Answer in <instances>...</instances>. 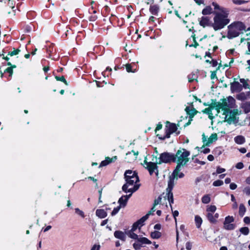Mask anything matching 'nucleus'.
Masks as SVG:
<instances>
[{"instance_id":"obj_36","label":"nucleus","mask_w":250,"mask_h":250,"mask_svg":"<svg viewBox=\"0 0 250 250\" xmlns=\"http://www.w3.org/2000/svg\"><path fill=\"white\" fill-rule=\"evenodd\" d=\"M240 231L244 235H247L249 233V229L248 227H242L240 228Z\"/></svg>"},{"instance_id":"obj_55","label":"nucleus","mask_w":250,"mask_h":250,"mask_svg":"<svg viewBox=\"0 0 250 250\" xmlns=\"http://www.w3.org/2000/svg\"><path fill=\"white\" fill-rule=\"evenodd\" d=\"M213 153L215 154H217L218 155H220L222 153V151L219 148H216L213 151Z\"/></svg>"},{"instance_id":"obj_50","label":"nucleus","mask_w":250,"mask_h":250,"mask_svg":"<svg viewBox=\"0 0 250 250\" xmlns=\"http://www.w3.org/2000/svg\"><path fill=\"white\" fill-rule=\"evenodd\" d=\"M243 191L247 195H250V187H245L244 188Z\"/></svg>"},{"instance_id":"obj_25","label":"nucleus","mask_w":250,"mask_h":250,"mask_svg":"<svg viewBox=\"0 0 250 250\" xmlns=\"http://www.w3.org/2000/svg\"><path fill=\"white\" fill-rule=\"evenodd\" d=\"M137 241L141 244H150L151 241L146 237L138 238Z\"/></svg>"},{"instance_id":"obj_15","label":"nucleus","mask_w":250,"mask_h":250,"mask_svg":"<svg viewBox=\"0 0 250 250\" xmlns=\"http://www.w3.org/2000/svg\"><path fill=\"white\" fill-rule=\"evenodd\" d=\"M207 217L210 223L214 224L217 222V219L219 217V214L216 213L213 214L211 213H208Z\"/></svg>"},{"instance_id":"obj_13","label":"nucleus","mask_w":250,"mask_h":250,"mask_svg":"<svg viewBox=\"0 0 250 250\" xmlns=\"http://www.w3.org/2000/svg\"><path fill=\"white\" fill-rule=\"evenodd\" d=\"M231 92H240L242 90V85L238 82L234 81L230 83Z\"/></svg>"},{"instance_id":"obj_43","label":"nucleus","mask_w":250,"mask_h":250,"mask_svg":"<svg viewBox=\"0 0 250 250\" xmlns=\"http://www.w3.org/2000/svg\"><path fill=\"white\" fill-rule=\"evenodd\" d=\"M20 51L21 50L19 49H15L13 51L9 52L8 55L11 56H13L18 54Z\"/></svg>"},{"instance_id":"obj_21","label":"nucleus","mask_w":250,"mask_h":250,"mask_svg":"<svg viewBox=\"0 0 250 250\" xmlns=\"http://www.w3.org/2000/svg\"><path fill=\"white\" fill-rule=\"evenodd\" d=\"M185 111L189 115L190 118H192L198 112L195 108L190 109L189 107H186Z\"/></svg>"},{"instance_id":"obj_29","label":"nucleus","mask_w":250,"mask_h":250,"mask_svg":"<svg viewBox=\"0 0 250 250\" xmlns=\"http://www.w3.org/2000/svg\"><path fill=\"white\" fill-rule=\"evenodd\" d=\"M161 236V233L158 231H154L151 233V237L153 239H158Z\"/></svg>"},{"instance_id":"obj_31","label":"nucleus","mask_w":250,"mask_h":250,"mask_svg":"<svg viewBox=\"0 0 250 250\" xmlns=\"http://www.w3.org/2000/svg\"><path fill=\"white\" fill-rule=\"evenodd\" d=\"M216 210V207L214 205H211L208 207L207 208L208 213H211L213 214Z\"/></svg>"},{"instance_id":"obj_14","label":"nucleus","mask_w":250,"mask_h":250,"mask_svg":"<svg viewBox=\"0 0 250 250\" xmlns=\"http://www.w3.org/2000/svg\"><path fill=\"white\" fill-rule=\"evenodd\" d=\"M131 193L129 195L122 196L118 200V203L119 204V206H121V208H124L126 206L127 202L129 198L132 195Z\"/></svg>"},{"instance_id":"obj_46","label":"nucleus","mask_w":250,"mask_h":250,"mask_svg":"<svg viewBox=\"0 0 250 250\" xmlns=\"http://www.w3.org/2000/svg\"><path fill=\"white\" fill-rule=\"evenodd\" d=\"M132 153H133V155H134V157L133 158V160H135L137 158V156L138 155V151L135 152L134 150H132L131 151L128 152L126 154V156H128L130 155H131Z\"/></svg>"},{"instance_id":"obj_11","label":"nucleus","mask_w":250,"mask_h":250,"mask_svg":"<svg viewBox=\"0 0 250 250\" xmlns=\"http://www.w3.org/2000/svg\"><path fill=\"white\" fill-rule=\"evenodd\" d=\"M167 124H169V125H166L167 129H166V135L164 136L163 139L169 138L170 134L175 132L177 130V127L175 124H171L168 122H167Z\"/></svg>"},{"instance_id":"obj_34","label":"nucleus","mask_w":250,"mask_h":250,"mask_svg":"<svg viewBox=\"0 0 250 250\" xmlns=\"http://www.w3.org/2000/svg\"><path fill=\"white\" fill-rule=\"evenodd\" d=\"M213 108H214V107H213V103H212L210 107L206 108L203 109L202 111V112L203 113L207 114H208V113L210 114L211 113V111H212V110Z\"/></svg>"},{"instance_id":"obj_60","label":"nucleus","mask_w":250,"mask_h":250,"mask_svg":"<svg viewBox=\"0 0 250 250\" xmlns=\"http://www.w3.org/2000/svg\"><path fill=\"white\" fill-rule=\"evenodd\" d=\"M208 138L207 137H206L204 133L202 135V141H203V142L204 143V144L206 146V143L208 141Z\"/></svg>"},{"instance_id":"obj_19","label":"nucleus","mask_w":250,"mask_h":250,"mask_svg":"<svg viewBox=\"0 0 250 250\" xmlns=\"http://www.w3.org/2000/svg\"><path fill=\"white\" fill-rule=\"evenodd\" d=\"M235 143L238 145H242L246 142L245 138L242 135H238L234 137Z\"/></svg>"},{"instance_id":"obj_2","label":"nucleus","mask_w":250,"mask_h":250,"mask_svg":"<svg viewBox=\"0 0 250 250\" xmlns=\"http://www.w3.org/2000/svg\"><path fill=\"white\" fill-rule=\"evenodd\" d=\"M184 167V166L177 165L171 176H170L169 180L168 182V187L166 189L167 193L164 197L167 198L168 200L172 210V204L174 202V199L173 195L171 191L174 185V180H177L178 178H182L184 177V174L181 172L182 168Z\"/></svg>"},{"instance_id":"obj_9","label":"nucleus","mask_w":250,"mask_h":250,"mask_svg":"<svg viewBox=\"0 0 250 250\" xmlns=\"http://www.w3.org/2000/svg\"><path fill=\"white\" fill-rule=\"evenodd\" d=\"M156 161L155 162H147L146 160L144 161V163L146 164V166L145 167L148 170L150 175H152L154 172L155 173L157 176L158 175V169L157 163V158H155Z\"/></svg>"},{"instance_id":"obj_54","label":"nucleus","mask_w":250,"mask_h":250,"mask_svg":"<svg viewBox=\"0 0 250 250\" xmlns=\"http://www.w3.org/2000/svg\"><path fill=\"white\" fill-rule=\"evenodd\" d=\"M201 148L202 149L201 152L204 154H207L210 152V149L208 148H205L202 147Z\"/></svg>"},{"instance_id":"obj_12","label":"nucleus","mask_w":250,"mask_h":250,"mask_svg":"<svg viewBox=\"0 0 250 250\" xmlns=\"http://www.w3.org/2000/svg\"><path fill=\"white\" fill-rule=\"evenodd\" d=\"M124 176L125 180L132 179L134 180H139V177L137 173L131 170H126Z\"/></svg>"},{"instance_id":"obj_41","label":"nucleus","mask_w":250,"mask_h":250,"mask_svg":"<svg viewBox=\"0 0 250 250\" xmlns=\"http://www.w3.org/2000/svg\"><path fill=\"white\" fill-rule=\"evenodd\" d=\"M232 2L235 4L241 5L248 2L249 1L243 0H232Z\"/></svg>"},{"instance_id":"obj_20","label":"nucleus","mask_w":250,"mask_h":250,"mask_svg":"<svg viewBox=\"0 0 250 250\" xmlns=\"http://www.w3.org/2000/svg\"><path fill=\"white\" fill-rule=\"evenodd\" d=\"M243 111L245 113H248L250 112V102H246L243 103L241 106Z\"/></svg>"},{"instance_id":"obj_16","label":"nucleus","mask_w":250,"mask_h":250,"mask_svg":"<svg viewBox=\"0 0 250 250\" xmlns=\"http://www.w3.org/2000/svg\"><path fill=\"white\" fill-rule=\"evenodd\" d=\"M117 159V156H114L112 158H110L109 157H107L105 158V159L104 161H103L100 165V167L106 166L108 164L114 162Z\"/></svg>"},{"instance_id":"obj_37","label":"nucleus","mask_w":250,"mask_h":250,"mask_svg":"<svg viewBox=\"0 0 250 250\" xmlns=\"http://www.w3.org/2000/svg\"><path fill=\"white\" fill-rule=\"evenodd\" d=\"M134 232V231H129L128 233V236L132 239L138 240L139 238L138 235L135 233Z\"/></svg>"},{"instance_id":"obj_40","label":"nucleus","mask_w":250,"mask_h":250,"mask_svg":"<svg viewBox=\"0 0 250 250\" xmlns=\"http://www.w3.org/2000/svg\"><path fill=\"white\" fill-rule=\"evenodd\" d=\"M55 78L57 81H61V82L64 83L65 85H68V83H67V81H66V80L65 79L64 76H61V77L55 76Z\"/></svg>"},{"instance_id":"obj_8","label":"nucleus","mask_w":250,"mask_h":250,"mask_svg":"<svg viewBox=\"0 0 250 250\" xmlns=\"http://www.w3.org/2000/svg\"><path fill=\"white\" fill-rule=\"evenodd\" d=\"M225 115V121L229 124H234L235 125H240L239 123V117L236 116L234 110L233 111H229Z\"/></svg>"},{"instance_id":"obj_5","label":"nucleus","mask_w":250,"mask_h":250,"mask_svg":"<svg viewBox=\"0 0 250 250\" xmlns=\"http://www.w3.org/2000/svg\"><path fill=\"white\" fill-rule=\"evenodd\" d=\"M126 183L122 187V190L125 193L130 192L131 193L138 190L140 185L136 183L139 180H135L132 179L125 180Z\"/></svg>"},{"instance_id":"obj_23","label":"nucleus","mask_w":250,"mask_h":250,"mask_svg":"<svg viewBox=\"0 0 250 250\" xmlns=\"http://www.w3.org/2000/svg\"><path fill=\"white\" fill-rule=\"evenodd\" d=\"M218 137L216 133L211 134L209 137L208 139V141L206 143V146H208L210 144L212 143L213 142L216 141Z\"/></svg>"},{"instance_id":"obj_17","label":"nucleus","mask_w":250,"mask_h":250,"mask_svg":"<svg viewBox=\"0 0 250 250\" xmlns=\"http://www.w3.org/2000/svg\"><path fill=\"white\" fill-rule=\"evenodd\" d=\"M114 236L118 239L125 241V240L126 236L125 233L122 231L117 230L114 232Z\"/></svg>"},{"instance_id":"obj_61","label":"nucleus","mask_w":250,"mask_h":250,"mask_svg":"<svg viewBox=\"0 0 250 250\" xmlns=\"http://www.w3.org/2000/svg\"><path fill=\"white\" fill-rule=\"evenodd\" d=\"M100 246L99 245H94L90 250H100Z\"/></svg>"},{"instance_id":"obj_56","label":"nucleus","mask_w":250,"mask_h":250,"mask_svg":"<svg viewBox=\"0 0 250 250\" xmlns=\"http://www.w3.org/2000/svg\"><path fill=\"white\" fill-rule=\"evenodd\" d=\"M235 167L237 168V169H242L244 167V165L241 162H239V163H238Z\"/></svg>"},{"instance_id":"obj_27","label":"nucleus","mask_w":250,"mask_h":250,"mask_svg":"<svg viewBox=\"0 0 250 250\" xmlns=\"http://www.w3.org/2000/svg\"><path fill=\"white\" fill-rule=\"evenodd\" d=\"M212 12V9L211 7L209 6L206 7L203 10H202V14L204 15H208L211 14Z\"/></svg>"},{"instance_id":"obj_32","label":"nucleus","mask_w":250,"mask_h":250,"mask_svg":"<svg viewBox=\"0 0 250 250\" xmlns=\"http://www.w3.org/2000/svg\"><path fill=\"white\" fill-rule=\"evenodd\" d=\"M247 98V95H246L245 93L244 92L240 93V94H238L236 96V98L241 101L245 100Z\"/></svg>"},{"instance_id":"obj_47","label":"nucleus","mask_w":250,"mask_h":250,"mask_svg":"<svg viewBox=\"0 0 250 250\" xmlns=\"http://www.w3.org/2000/svg\"><path fill=\"white\" fill-rule=\"evenodd\" d=\"M133 246V248L136 250H140L142 247L141 244L138 241L134 243Z\"/></svg>"},{"instance_id":"obj_52","label":"nucleus","mask_w":250,"mask_h":250,"mask_svg":"<svg viewBox=\"0 0 250 250\" xmlns=\"http://www.w3.org/2000/svg\"><path fill=\"white\" fill-rule=\"evenodd\" d=\"M156 206L153 205L152 208H151V210L146 214V215H147V217H148L149 215L153 214V212L155 211Z\"/></svg>"},{"instance_id":"obj_33","label":"nucleus","mask_w":250,"mask_h":250,"mask_svg":"<svg viewBox=\"0 0 250 250\" xmlns=\"http://www.w3.org/2000/svg\"><path fill=\"white\" fill-rule=\"evenodd\" d=\"M240 82L241 83H242V88L244 87V88H250L249 84L247 83V81L244 79H240Z\"/></svg>"},{"instance_id":"obj_57","label":"nucleus","mask_w":250,"mask_h":250,"mask_svg":"<svg viewBox=\"0 0 250 250\" xmlns=\"http://www.w3.org/2000/svg\"><path fill=\"white\" fill-rule=\"evenodd\" d=\"M237 185L236 184L234 183H231L229 185V188L231 190L235 189L237 188Z\"/></svg>"},{"instance_id":"obj_51","label":"nucleus","mask_w":250,"mask_h":250,"mask_svg":"<svg viewBox=\"0 0 250 250\" xmlns=\"http://www.w3.org/2000/svg\"><path fill=\"white\" fill-rule=\"evenodd\" d=\"M7 72L9 73V76H11L13 73V70L12 69V67H7L4 71V73Z\"/></svg>"},{"instance_id":"obj_30","label":"nucleus","mask_w":250,"mask_h":250,"mask_svg":"<svg viewBox=\"0 0 250 250\" xmlns=\"http://www.w3.org/2000/svg\"><path fill=\"white\" fill-rule=\"evenodd\" d=\"M246 212V208L243 204H240L239 206V214L241 217L243 216Z\"/></svg>"},{"instance_id":"obj_48","label":"nucleus","mask_w":250,"mask_h":250,"mask_svg":"<svg viewBox=\"0 0 250 250\" xmlns=\"http://www.w3.org/2000/svg\"><path fill=\"white\" fill-rule=\"evenodd\" d=\"M162 196V195L159 196L157 199H156L154 200V204H153V205L154 206H157V205H158L161 203Z\"/></svg>"},{"instance_id":"obj_18","label":"nucleus","mask_w":250,"mask_h":250,"mask_svg":"<svg viewBox=\"0 0 250 250\" xmlns=\"http://www.w3.org/2000/svg\"><path fill=\"white\" fill-rule=\"evenodd\" d=\"M199 21L200 25L203 27H205L209 24V19L207 17H202Z\"/></svg>"},{"instance_id":"obj_24","label":"nucleus","mask_w":250,"mask_h":250,"mask_svg":"<svg viewBox=\"0 0 250 250\" xmlns=\"http://www.w3.org/2000/svg\"><path fill=\"white\" fill-rule=\"evenodd\" d=\"M149 10L152 14L156 15L159 12V7L157 5H151Z\"/></svg>"},{"instance_id":"obj_3","label":"nucleus","mask_w":250,"mask_h":250,"mask_svg":"<svg viewBox=\"0 0 250 250\" xmlns=\"http://www.w3.org/2000/svg\"><path fill=\"white\" fill-rule=\"evenodd\" d=\"M244 31H246V26L243 23L240 21L234 22L228 26L227 37L232 39L243 33Z\"/></svg>"},{"instance_id":"obj_28","label":"nucleus","mask_w":250,"mask_h":250,"mask_svg":"<svg viewBox=\"0 0 250 250\" xmlns=\"http://www.w3.org/2000/svg\"><path fill=\"white\" fill-rule=\"evenodd\" d=\"M147 215H145L142 217L140 220L137 221V223L139 225V226L141 227L144 225V223L148 219Z\"/></svg>"},{"instance_id":"obj_1","label":"nucleus","mask_w":250,"mask_h":250,"mask_svg":"<svg viewBox=\"0 0 250 250\" xmlns=\"http://www.w3.org/2000/svg\"><path fill=\"white\" fill-rule=\"evenodd\" d=\"M212 5L215 10H218L219 11H215V16L213 18V22L211 26L215 31L221 30L226 26L230 21L228 18L229 14V11L222 7H220L217 3L212 2Z\"/></svg>"},{"instance_id":"obj_58","label":"nucleus","mask_w":250,"mask_h":250,"mask_svg":"<svg viewBox=\"0 0 250 250\" xmlns=\"http://www.w3.org/2000/svg\"><path fill=\"white\" fill-rule=\"evenodd\" d=\"M186 247L187 250H190L192 248V244L189 242H187L186 244Z\"/></svg>"},{"instance_id":"obj_35","label":"nucleus","mask_w":250,"mask_h":250,"mask_svg":"<svg viewBox=\"0 0 250 250\" xmlns=\"http://www.w3.org/2000/svg\"><path fill=\"white\" fill-rule=\"evenodd\" d=\"M210 201V198L208 195H205L202 198V202L204 204H208Z\"/></svg>"},{"instance_id":"obj_4","label":"nucleus","mask_w":250,"mask_h":250,"mask_svg":"<svg viewBox=\"0 0 250 250\" xmlns=\"http://www.w3.org/2000/svg\"><path fill=\"white\" fill-rule=\"evenodd\" d=\"M190 154L189 151L184 148H180L176 154H174V162H176L177 165L185 166L189 162Z\"/></svg>"},{"instance_id":"obj_59","label":"nucleus","mask_w":250,"mask_h":250,"mask_svg":"<svg viewBox=\"0 0 250 250\" xmlns=\"http://www.w3.org/2000/svg\"><path fill=\"white\" fill-rule=\"evenodd\" d=\"M216 78H217L216 71H211V75H210L211 79L213 80Z\"/></svg>"},{"instance_id":"obj_49","label":"nucleus","mask_w":250,"mask_h":250,"mask_svg":"<svg viewBox=\"0 0 250 250\" xmlns=\"http://www.w3.org/2000/svg\"><path fill=\"white\" fill-rule=\"evenodd\" d=\"M140 228L141 227L139 226V225L138 224H137V222H135L133 225L132 229L130 231H135L137 229V228H139V229H140Z\"/></svg>"},{"instance_id":"obj_7","label":"nucleus","mask_w":250,"mask_h":250,"mask_svg":"<svg viewBox=\"0 0 250 250\" xmlns=\"http://www.w3.org/2000/svg\"><path fill=\"white\" fill-rule=\"evenodd\" d=\"M174 154L164 152L160 155V156L157 158V163L158 164H161L162 163H169L171 162H174Z\"/></svg>"},{"instance_id":"obj_42","label":"nucleus","mask_w":250,"mask_h":250,"mask_svg":"<svg viewBox=\"0 0 250 250\" xmlns=\"http://www.w3.org/2000/svg\"><path fill=\"white\" fill-rule=\"evenodd\" d=\"M121 206H118L116 208H115L113 210H112V211L111 212V215L112 216H114L120 210V209H121Z\"/></svg>"},{"instance_id":"obj_10","label":"nucleus","mask_w":250,"mask_h":250,"mask_svg":"<svg viewBox=\"0 0 250 250\" xmlns=\"http://www.w3.org/2000/svg\"><path fill=\"white\" fill-rule=\"evenodd\" d=\"M234 219L232 216H228L225 217L223 223V228L225 229L231 230L235 229L236 225L233 224Z\"/></svg>"},{"instance_id":"obj_39","label":"nucleus","mask_w":250,"mask_h":250,"mask_svg":"<svg viewBox=\"0 0 250 250\" xmlns=\"http://www.w3.org/2000/svg\"><path fill=\"white\" fill-rule=\"evenodd\" d=\"M75 211L76 214L82 218H84L85 217L84 212L82 210H80L79 208H75Z\"/></svg>"},{"instance_id":"obj_26","label":"nucleus","mask_w":250,"mask_h":250,"mask_svg":"<svg viewBox=\"0 0 250 250\" xmlns=\"http://www.w3.org/2000/svg\"><path fill=\"white\" fill-rule=\"evenodd\" d=\"M195 222L196 227L197 228H199L201 226L203 221L202 218L199 216L196 215L195 216Z\"/></svg>"},{"instance_id":"obj_63","label":"nucleus","mask_w":250,"mask_h":250,"mask_svg":"<svg viewBox=\"0 0 250 250\" xmlns=\"http://www.w3.org/2000/svg\"><path fill=\"white\" fill-rule=\"evenodd\" d=\"M244 222L247 224H250V218L249 217H245L244 218Z\"/></svg>"},{"instance_id":"obj_22","label":"nucleus","mask_w":250,"mask_h":250,"mask_svg":"<svg viewBox=\"0 0 250 250\" xmlns=\"http://www.w3.org/2000/svg\"><path fill=\"white\" fill-rule=\"evenodd\" d=\"M96 214L100 218H104L107 215L106 212L103 209H97L96 211Z\"/></svg>"},{"instance_id":"obj_6","label":"nucleus","mask_w":250,"mask_h":250,"mask_svg":"<svg viewBox=\"0 0 250 250\" xmlns=\"http://www.w3.org/2000/svg\"><path fill=\"white\" fill-rule=\"evenodd\" d=\"M213 106L217 110V113L220 112V109L223 111V114H226L229 111V106L226 99H221L218 102L213 103Z\"/></svg>"},{"instance_id":"obj_38","label":"nucleus","mask_w":250,"mask_h":250,"mask_svg":"<svg viewBox=\"0 0 250 250\" xmlns=\"http://www.w3.org/2000/svg\"><path fill=\"white\" fill-rule=\"evenodd\" d=\"M191 37L193 38V41L194 43L190 44L189 46V47H194L195 48H196L199 45V44L196 41L195 35L193 34L191 36Z\"/></svg>"},{"instance_id":"obj_62","label":"nucleus","mask_w":250,"mask_h":250,"mask_svg":"<svg viewBox=\"0 0 250 250\" xmlns=\"http://www.w3.org/2000/svg\"><path fill=\"white\" fill-rule=\"evenodd\" d=\"M248 50L246 51L247 54H250V41H249L247 43Z\"/></svg>"},{"instance_id":"obj_53","label":"nucleus","mask_w":250,"mask_h":250,"mask_svg":"<svg viewBox=\"0 0 250 250\" xmlns=\"http://www.w3.org/2000/svg\"><path fill=\"white\" fill-rule=\"evenodd\" d=\"M226 171V169L224 168H221L219 167H217L216 173L217 174L222 173Z\"/></svg>"},{"instance_id":"obj_44","label":"nucleus","mask_w":250,"mask_h":250,"mask_svg":"<svg viewBox=\"0 0 250 250\" xmlns=\"http://www.w3.org/2000/svg\"><path fill=\"white\" fill-rule=\"evenodd\" d=\"M9 4L10 7H11L12 10L10 11H8V14L9 15L11 14L12 16H14L15 15V10H14V9L15 8V6L13 5L12 3L11 4H10V3L9 2Z\"/></svg>"},{"instance_id":"obj_45","label":"nucleus","mask_w":250,"mask_h":250,"mask_svg":"<svg viewBox=\"0 0 250 250\" xmlns=\"http://www.w3.org/2000/svg\"><path fill=\"white\" fill-rule=\"evenodd\" d=\"M223 181L221 180H216L213 183V186L215 187L221 186L223 185Z\"/></svg>"},{"instance_id":"obj_64","label":"nucleus","mask_w":250,"mask_h":250,"mask_svg":"<svg viewBox=\"0 0 250 250\" xmlns=\"http://www.w3.org/2000/svg\"><path fill=\"white\" fill-rule=\"evenodd\" d=\"M245 32H248L246 34V36H247V40H249L250 39V28H249L247 30L245 31Z\"/></svg>"}]
</instances>
